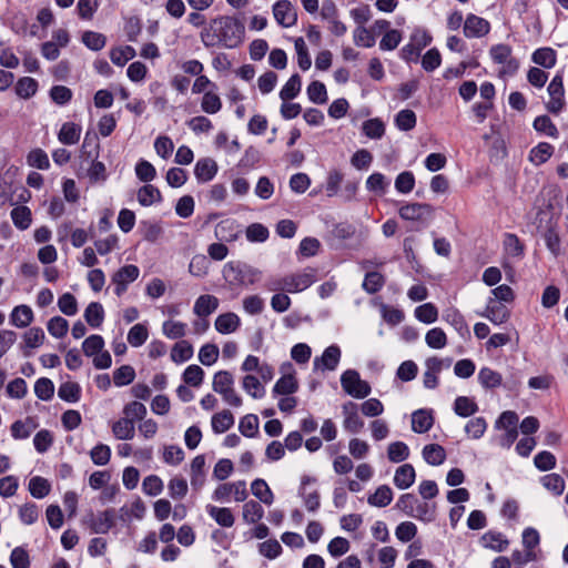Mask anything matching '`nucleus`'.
Masks as SVG:
<instances>
[{"instance_id":"nucleus-1","label":"nucleus","mask_w":568,"mask_h":568,"mask_svg":"<svg viewBox=\"0 0 568 568\" xmlns=\"http://www.w3.org/2000/svg\"><path fill=\"white\" fill-rule=\"evenodd\" d=\"M244 37V23L233 16H219L200 32L201 42L207 49L213 47L235 49L243 43Z\"/></svg>"},{"instance_id":"nucleus-2","label":"nucleus","mask_w":568,"mask_h":568,"mask_svg":"<svg viewBox=\"0 0 568 568\" xmlns=\"http://www.w3.org/2000/svg\"><path fill=\"white\" fill-rule=\"evenodd\" d=\"M315 282L313 271L270 277L264 287L270 292L297 293L306 290Z\"/></svg>"},{"instance_id":"nucleus-3","label":"nucleus","mask_w":568,"mask_h":568,"mask_svg":"<svg viewBox=\"0 0 568 568\" xmlns=\"http://www.w3.org/2000/svg\"><path fill=\"white\" fill-rule=\"evenodd\" d=\"M223 278L232 286H248L254 284L261 275V272L242 262H227L223 266Z\"/></svg>"},{"instance_id":"nucleus-4","label":"nucleus","mask_w":568,"mask_h":568,"mask_svg":"<svg viewBox=\"0 0 568 568\" xmlns=\"http://www.w3.org/2000/svg\"><path fill=\"white\" fill-rule=\"evenodd\" d=\"M116 511L113 508L94 514H87L82 524L90 529L91 534H106L115 525Z\"/></svg>"},{"instance_id":"nucleus-5","label":"nucleus","mask_w":568,"mask_h":568,"mask_svg":"<svg viewBox=\"0 0 568 568\" xmlns=\"http://www.w3.org/2000/svg\"><path fill=\"white\" fill-rule=\"evenodd\" d=\"M434 212V206L428 203H407L398 210L403 220L417 222L422 226H427L432 222Z\"/></svg>"},{"instance_id":"nucleus-6","label":"nucleus","mask_w":568,"mask_h":568,"mask_svg":"<svg viewBox=\"0 0 568 568\" xmlns=\"http://www.w3.org/2000/svg\"><path fill=\"white\" fill-rule=\"evenodd\" d=\"M341 384L344 392L355 398H365L372 390L369 384L355 369L345 371L341 376Z\"/></svg>"},{"instance_id":"nucleus-7","label":"nucleus","mask_w":568,"mask_h":568,"mask_svg":"<svg viewBox=\"0 0 568 568\" xmlns=\"http://www.w3.org/2000/svg\"><path fill=\"white\" fill-rule=\"evenodd\" d=\"M547 91L550 97V101L546 104L547 110L550 113L558 114L565 105V89L562 74L557 73L550 81Z\"/></svg>"},{"instance_id":"nucleus-8","label":"nucleus","mask_w":568,"mask_h":568,"mask_svg":"<svg viewBox=\"0 0 568 568\" xmlns=\"http://www.w3.org/2000/svg\"><path fill=\"white\" fill-rule=\"evenodd\" d=\"M273 16L276 22L283 28H290L297 22L295 7L288 0H278L273 6Z\"/></svg>"},{"instance_id":"nucleus-9","label":"nucleus","mask_w":568,"mask_h":568,"mask_svg":"<svg viewBox=\"0 0 568 568\" xmlns=\"http://www.w3.org/2000/svg\"><path fill=\"white\" fill-rule=\"evenodd\" d=\"M490 31V23L476 14L469 13L464 22V34L467 38H481Z\"/></svg>"},{"instance_id":"nucleus-10","label":"nucleus","mask_w":568,"mask_h":568,"mask_svg":"<svg viewBox=\"0 0 568 568\" xmlns=\"http://www.w3.org/2000/svg\"><path fill=\"white\" fill-rule=\"evenodd\" d=\"M341 348L337 345L333 344L326 347L322 356L314 358V369L335 371L341 361Z\"/></svg>"},{"instance_id":"nucleus-11","label":"nucleus","mask_w":568,"mask_h":568,"mask_svg":"<svg viewBox=\"0 0 568 568\" xmlns=\"http://www.w3.org/2000/svg\"><path fill=\"white\" fill-rule=\"evenodd\" d=\"M343 414L345 416L344 428L347 432L357 434L364 427V422L357 413V404L353 402L345 403L343 405Z\"/></svg>"},{"instance_id":"nucleus-12","label":"nucleus","mask_w":568,"mask_h":568,"mask_svg":"<svg viewBox=\"0 0 568 568\" xmlns=\"http://www.w3.org/2000/svg\"><path fill=\"white\" fill-rule=\"evenodd\" d=\"M45 338L44 332L41 327H31L23 334V343L20 348L24 357L31 356V348H37L43 344Z\"/></svg>"},{"instance_id":"nucleus-13","label":"nucleus","mask_w":568,"mask_h":568,"mask_svg":"<svg viewBox=\"0 0 568 568\" xmlns=\"http://www.w3.org/2000/svg\"><path fill=\"white\" fill-rule=\"evenodd\" d=\"M481 316L488 318L495 325H500L508 321L510 311L505 305L497 303L495 300H490Z\"/></svg>"},{"instance_id":"nucleus-14","label":"nucleus","mask_w":568,"mask_h":568,"mask_svg":"<svg viewBox=\"0 0 568 568\" xmlns=\"http://www.w3.org/2000/svg\"><path fill=\"white\" fill-rule=\"evenodd\" d=\"M442 317L443 321L452 325L462 337L470 335L469 327L458 310L453 307L447 308L444 311Z\"/></svg>"},{"instance_id":"nucleus-15","label":"nucleus","mask_w":568,"mask_h":568,"mask_svg":"<svg viewBox=\"0 0 568 568\" xmlns=\"http://www.w3.org/2000/svg\"><path fill=\"white\" fill-rule=\"evenodd\" d=\"M217 173V164L211 158H203L197 160L194 168V175L199 182H209Z\"/></svg>"},{"instance_id":"nucleus-16","label":"nucleus","mask_w":568,"mask_h":568,"mask_svg":"<svg viewBox=\"0 0 568 568\" xmlns=\"http://www.w3.org/2000/svg\"><path fill=\"white\" fill-rule=\"evenodd\" d=\"M434 425L432 410L417 409L412 414V429L415 433L423 434L428 432Z\"/></svg>"},{"instance_id":"nucleus-17","label":"nucleus","mask_w":568,"mask_h":568,"mask_svg":"<svg viewBox=\"0 0 568 568\" xmlns=\"http://www.w3.org/2000/svg\"><path fill=\"white\" fill-rule=\"evenodd\" d=\"M219 307V300L214 295L205 294L197 297L194 303L193 312L199 317H206L214 313Z\"/></svg>"},{"instance_id":"nucleus-18","label":"nucleus","mask_w":568,"mask_h":568,"mask_svg":"<svg viewBox=\"0 0 568 568\" xmlns=\"http://www.w3.org/2000/svg\"><path fill=\"white\" fill-rule=\"evenodd\" d=\"M33 312L30 306L19 305L10 314V324L18 328H24L33 322Z\"/></svg>"},{"instance_id":"nucleus-19","label":"nucleus","mask_w":568,"mask_h":568,"mask_svg":"<svg viewBox=\"0 0 568 568\" xmlns=\"http://www.w3.org/2000/svg\"><path fill=\"white\" fill-rule=\"evenodd\" d=\"M415 478V468L410 464H404L396 469L394 484L399 489H407L414 484Z\"/></svg>"},{"instance_id":"nucleus-20","label":"nucleus","mask_w":568,"mask_h":568,"mask_svg":"<svg viewBox=\"0 0 568 568\" xmlns=\"http://www.w3.org/2000/svg\"><path fill=\"white\" fill-rule=\"evenodd\" d=\"M240 317L232 312L221 314L215 320V329L221 334H230L240 327Z\"/></svg>"},{"instance_id":"nucleus-21","label":"nucleus","mask_w":568,"mask_h":568,"mask_svg":"<svg viewBox=\"0 0 568 568\" xmlns=\"http://www.w3.org/2000/svg\"><path fill=\"white\" fill-rule=\"evenodd\" d=\"M424 460L432 466H439L446 459V450L438 444H428L422 452Z\"/></svg>"},{"instance_id":"nucleus-22","label":"nucleus","mask_w":568,"mask_h":568,"mask_svg":"<svg viewBox=\"0 0 568 568\" xmlns=\"http://www.w3.org/2000/svg\"><path fill=\"white\" fill-rule=\"evenodd\" d=\"M206 511L221 527L230 528L234 525L235 519L230 508L207 505Z\"/></svg>"},{"instance_id":"nucleus-23","label":"nucleus","mask_w":568,"mask_h":568,"mask_svg":"<svg viewBox=\"0 0 568 568\" xmlns=\"http://www.w3.org/2000/svg\"><path fill=\"white\" fill-rule=\"evenodd\" d=\"M81 134V126L73 122H65L62 124L58 139L62 144L73 145L79 142Z\"/></svg>"},{"instance_id":"nucleus-24","label":"nucleus","mask_w":568,"mask_h":568,"mask_svg":"<svg viewBox=\"0 0 568 568\" xmlns=\"http://www.w3.org/2000/svg\"><path fill=\"white\" fill-rule=\"evenodd\" d=\"M478 382L484 388L493 389L503 384V376L489 367H481L478 373Z\"/></svg>"},{"instance_id":"nucleus-25","label":"nucleus","mask_w":568,"mask_h":568,"mask_svg":"<svg viewBox=\"0 0 568 568\" xmlns=\"http://www.w3.org/2000/svg\"><path fill=\"white\" fill-rule=\"evenodd\" d=\"M554 153V146L547 142H540L529 152V161L535 165H541L547 162Z\"/></svg>"},{"instance_id":"nucleus-26","label":"nucleus","mask_w":568,"mask_h":568,"mask_svg":"<svg viewBox=\"0 0 568 568\" xmlns=\"http://www.w3.org/2000/svg\"><path fill=\"white\" fill-rule=\"evenodd\" d=\"M112 432L115 438L118 439H132L135 432L134 422L132 420V418H120L113 424Z\"/></svg>"},{"instance_id":"nucleus-27","label":"nucleus","mask_w":568,"mask_h":568,"mask_svg":"<svg viewBox=\"0 0 568 568\" xmlns=\"http://www.w3.org/2000/svg\"><path fill=\"white\" fill-rule=\"evenodd\" d=\"M481 545L496 551H503L508 546V540L501 532L487 531L480 538Z\"/></svg>"},{"instance_id":"nucleus-28","label":"nucleus","mask_w":568,"mask_h":568,"mask_svg":"<svg viewBox=\"0 0 568 568\" xmlns=\"http://www.w3.org/2000/svg\"><path fill=\"white\" fill-rule=\"evenodd\" d=\"M16 94L21 99H30L38 91V81L30 77L20 78L14 87Z\"/></svg>"},{"instance_id":"nucleus-29","label":"nucleus","mask_w":568,"mask_h":568,"mask_svg":"<svg viewBox=\"0 0 568 568\" xmlns=\"http://www.w3.org/2000/svg\"><path fill=\"white\" fill-rule=\"evenodd\" d=\"M84 318L91 327H100L104 320L103 306L99 302H91L84 311Z\"/></svg>"},{"instance_id":"nucleus-30","label":"nucleus","mask_w":568,"mask_h":568,"mask_svg":"<svg viewBox=\"0 0 568 568\" xmlns=\"http://www.w3.org/2000/svg\"><path fill=\"white\" fill-rule=\"evenodd\" d=\"M138 201L142 206H150L153 203L161 202L162 195L156 186L146 184L138 191Z\"/></svg>"},{"instance_id":"nucleus-31","label":"nucleus","mask_w":568,"mask_h":568,"mask_svg":"<svg viewBox=\"0 0 568 568\" xmlns=\"http://www.w3.org/2000/svg\"><path fill=\"white\" fill-rule=\"evenodd\" d=\"M393 500V491L389 486L382 485L379 486L373 495H369L367 498V503L371 506L375 507H386Z\"/></svg>"},{"instance_id":"nucleus-32","label":"nucleus","mask_w":568,"mask_h":568,"mask_svg":"<svg viewBox=\"0 0 568 568\" xmlns=\"http://www.w3.org/2000/svg\"><path fill=\"white\" fill-rule=\"evenodd\" d=\"M298 389V383L293 374L283 375L274 385L275 395H291Z\"/></svg>"},{"instance_id":"nucleus-33","label":"nucleus","mask_w":568,"mask_h":568,"mask_svg":"<svg viewBox=\"0 0 568 568\" xmlns=\"http://www.w3.org/2000/svg\"><path fill=\"white\" fill-rule=\"evenodd\" d=\"M58 396L68 403H77L81 397V387L75 382H64L58 389Z\"/></svg>"},{"instance_id":"nucleus-34","label":"nucleus","mask_w":568,"mask_h":568,"mask_svg":"<svg viewBox=\"0 0 568 568\" xmlns=\"http://www.w3.org/2000/svg\"><path fill=\"white\" fill-rule=\"evenodd\" d=\"M234 425V417L230 410H222L212 416V429L216 434L229 430Z\"/></svg>"},{"instance_id":"nucleus-35","label":"nucleus","mask_w":568,"mask_h":568,"mask_svg":"<svg viewBox=\"0 0 568 568\" xmlns=\"http://www.w3.org/2000/svg\"><path fill=\"white\" fill-rule=\"evenodd\" d=\"M302 88V80L300 74L295 73L291 75L287 82L284 84L282 90L280 91V98L285 102L293 100L298 95Z\"/></svg>"},{"instance_id":"nucleus-36","label":"nucleus","mask_w":568,"mask_h":568,"mask_svg":"<svg viewBox=\"0 0 568 568\" xmlns=\"http://www.w3.org/2000/svg\"><path fill=\"white\" fill-rule=\"evenodd\" d=\"M28 489L32 497L42 499L50 494L51 486L45 478L34 476L29 480Z\"/></svg>"},{"instance_id":"nucleus-37","label":"nucleus","mask_w":568,"mask_h":568,"mask_svg":"<svg viewBox=\"0 0 568 568\" xmlns=\"http://www.w3.org/2000/svg\"><path fill=\"white\" fill-rule=\"evenodd\" d=\"M532 61L542 68L550 69L556 64L557 53L551 48H539L532 53Z\"/></svg>"},{"instance_id":"nucleus-38","label":"nucleus","mask_w":568,"mask_h":568,"mask_svg":"<svg viewBox=\"0 0 568 568\" xmlns=\"http://www.w3.org/2000/svg\"><path fill=\"white\" fill-rule=\"evenodd\" d=\"M99 139L95 133L87 132L82 146H81V156L85 160L97 159L99 155Z\"/></svg>"},{"instance_id":"nucleus-39","label":"nucleus","mask_w":568,"mask_h":568,"mask_svg":"<svg viewBox=\"0 0 568 568\" xmlns=\"http://www.w3.org/2000/svg\"><path fill=\"white\" fill-rule=\"evenodd\" d=\"M139 274L140 270L136 265L128 264L113 274L112 282H119L128 286L139 277Z\"/></svg>"},{"instance_id":"nucleus-40","label":"nucleus","mask_w":568,"mask_h":568,"mask_svg":"<svg viewBox=\"0 0 568 568\" xmlns=\"http://www.w3.org/2000/svg\"><path fill=\"white\" fill-rule=\"evenodd\" d=\"M504 248L506 253L513 257H523L525 253V246L519 237L514 233H506L504 235Z\"/></svg>"},{"instance_id":"nucleus-41","label":"nucleus","mask_w":568,"mask_h":568,"mask_svg":"<svg viewBox=\"0 0 568 568\" xmlns=\"http://www.w3.org/2000/svg\"><path fill=\"white\" fill-rule=\"evenodd\" d=\"M478 410V405L466 396H458L454 402V412L460 417H469Z\"/></svg>"},{"instance_id":"nucleus-42","label":"nucleus","mask_w":568,"mask_h":568,"mask_svg":"<svg viewBox=\"0 0 568 568\" xmlns=\"http://www.w3.org/2000/svg\"><path fill=\"white\" fill-rule=\"evenodd\" d=\"M252 494L265 505H271L274 495L264 479L257 478L251 485Z\"/></svg>"},{"instance_id":"nucleus-43","label":"nucleus","mask_w":568,"mask_h":568,"mask_svg":"<svg viewBox=\"0 0 568 568\" xmlns=\"http://www.w3.org/2000/svg\"><path fill=\"white\" fill-rule=\"evenodd\" d=\"M193 356V347L187 341L178 342L171 351V359L179 364L189 361Z\"/></svg>"},{"instance_id":"nucleus-44","label":"nucleus","mask_w":568,"mask_h":568,"mask_svg":"<svg viewBox=\"0 0 568 568\" xmlns=\"http://www.w3.org/2000/svg\"><path fill=\"white\" fill-rule=\"evenodd\" d=\"M409 448L404 442H393L387 447V457L392 463H400L408 458Z\"/></svg>"},{"instance_id":"nucleus-45","label":"nucleus","mask_w":568,"mask_h":568,"mask_svg":"<svg viewBox=\"0 0 568 568\" xmlns=\"http://www.w3.org/2000/svg\"><path fill=\"white\" fill-rule=\"evenodd\" d=\"M362 130L369 139H381L385 134V124L378 119H369L363 122Z\"/></svg>"},{"instance_id":"nucleus-46","label":"nucleus","mask_w":568,"mask_h":568,"mask_svg":"<svg viewBox=\"0 0 568 568\" xmlns=\"http://www.w3.org/2000/svg\"><path fill=\"white\" fill-rule=\"evenodd\" d=\"M135 49L131 45L113 48L110 51L111 61L119 67H123L129 60L135 57Z\"/></svg>"},{"instance_id":"nucleus-47","label":"nucleus","mask_w":568,"mask_h":568,"mask_svg":"<svg viewBox=\"0 0 568 568\" xmlns=\"http://www.w3.org/2000/svg\"><path fill=\"white\" fill-rule=\"evenodd\" d=\"M410 517L424 523L434 521L436 518V504L418 501Z\"/></svg>"},{"instance_id":"nucleus-48","label":"nucleus","mask_w":568,"mask_h":568,"mask_svg":"<svg viewBox=\"0 0 568 568\" xmlns=\"http://www.w3.org/2000/svg\"><path fill=\"white\" fill-rule=\"evenodd\" d=\"M425 342L428 347L440 349L447 345V336L440 327H434L426 333Z\"/></svg>"},{"instance_id":"nucleus-49","label":"nucleus","mask_w":568,"mask_h":568,"mask_svg":"<svg viewBox=\"0 0 568 568\" xmlns=\"http://www.w3.org/2000/svg\"><path fill=\"white\" fill-rule=\"evenodd\" d=\"M389 185L386 176L383 173L374 172L366 180V189L369 192L384 194Z\"/></svg>"},{"instance_id":"nucleus-50","label":"nucleus","mask_w":568,"mask_h":568,"mask_svg":"<svg viewBox=\"0 0 568 568\" xmlns=\"http://www.w3.org/2000/svg\"><path fill=\"white\" fill-rule=\"evenodd\" d=\"M13 224L20 230H27L31 224V211L27 206H17L11 211Z\"/></svg>"},{"instance_id":"nucleus-51","label":"nucleus","mask_w":568,"mask_h":568,"mask_svg":"<svg viewBox=\"0 0 568 568\" xmlns=\"http://www.w3.org/2000/svg\"><path fill=\"white\" fill-rule=\"evenodd\" d=\"M308 99L316 104H324L327 102L326 87L321 81H313L307 87Z\"/></svg>"},{"instance_id":"nucleus-52","label":"nucleus","mask_w":568,"mask_h":568,"mask_svg":"<svg viewBox=\"0 0 568 568\" xmlns=\"http://www.w3.org/2000/svg\"><path fill=\"white\" fill-rule=\"evenodd\" d=\"M204 371L199 365H190L185 368L182 379L186 385L199 387L203 383Z\"/></svg>"},{"instance_id":"nucleus-53","label":"nucleus","mask_w":568,"mask_h":568,"mask_svg":"<svg viewBox=\"0 0 568 568\" xmlns=\"http://www.w3.org/2000/svg\"><path fill=\"white\" fill-rule=\"evenodd\" d=\"M416 114L414 111L405 109L395 116V124L402 131H410L416 126Z\"/></svg>"},{"instance_id":"nucleus-54","label":"nucleus","mask_w":568,"mask_h":568,"mask_svg":"<svg viewBox=\"0 0 568 568\" xmlns=\"http://www.w3.org/2000/svg\"><path fill=\"white\" fill-rule=\"evenodd\" d=\"M134 378L135 371L131 365H122L113 372V382L118 387L131 384Z\"/></svg>"},{"instance_id":"nucleus-55","label":"nucleus","mask_w":568,"mask_h":568,"mask_svg":"<svg viewBox=\"0 0 568 568\" xmlns=\"http://www.w3.org/2000/svg\"><path fill=\"white\" fill-rule=\"evenodd\" d=\"M239 429L245 437L252 438L258 433V418L254 414H247L241 418Z\"/></svg>"},{"instance_id":"nucleus-56","label":"nucleus","mask_w":568,"mask_h":568,"mask_svg":"<svg viewBox=\"0 0 568 568\" xmlns=\"http://www.w3.org/2000/svg\"><path fill=\"white\" fill-rule=\"evenodd\" d=\"M82 42L88 49L92 51H100L104 48L106 38L104 34L95 31H85L82 34Z\"/></svg>"},{"instance_id":"nucleus-57","label":"nucleus","mask_w":568,"mask_h":568,"mask_svg":"<svg viewBox=\"0 0 568 568\" xmlns=\"http://www.w3.org/2000/svg\"><path fill=\"white\" fill-rule=\"evenodd\" d=\"M234 385L233 376L227 371H219L213 377V390L221 394L232 388Z\"/></svg>"},{"instance_id":"nucleus-58","label":"nucleus","mask_w":568,"mask_h":568,"mask_svg":"<svg viewBox=\"0 0 568 568\" xmlns=\"http://www.w3.org/2000/svg\"><path fill=\"white\" fill-rule=\"evenodd\" d=\"M264 515L263 507L255 500H248L243 506V518L250 524L257 523Z\"/></svg>"},{"instance_id":"nucleus-59","label":"nucleus","mask_w":568,"mask_h":568,"mask_svg":"<svg viewBox=\"0 0 568 568\" xmlns=\"http://www.w3.org/2000/svg\"><path fill=\"white\" fill-rule=\"evenodd\" d=\"M385 284V277L378 272H367L363 282V288L368 294L377 293Z\"/></svg>"},{"instance_id":"nucleus-60","label":"nucleus","mask_w":568,"mask_h":568,"mask_svg":"<svg viewBox=\"0 0 568 568\" xmlns=\"http://www.w3.org/2000/svg\"><path fill=\"white\" fill-rule=\"evenodd\" d=\"M534 129L551 138H558V129L548 115H539L534 120Z\"/></svg>"},{"instance_id":"nucleus-61","label":"nucleus","mask_w":568,"mask_h":568,"mask_svg":"<svg viewBox=\"0 0 568 568\" xmlns=\"http://www.w3.org/2000/svg\"><path fill=\"white\" fill-rule=\"evenodd\" d=\"M34 393L41 400H50L54 395V385L47 377L39 378L34 384Z\"/></svg>"},{"instance_id":"nucleus-62","label":"nucleus","mask_w":568,"mask_h":568,"mask_svg":"<svg viewBox=\"0 0 568 568\" xmlns=\"http://www.w3.org/2000/svg\"><path fill=\"white\" fill-rule=\"evenodd\" d=\"M242 386L244 390L254 398H262L265 394V388L258 378L253 375L244 376Z\"/></svg>"},{"instance_id":"nucleus-63","label":"nucleus","mask_w":568,"mask_h":568,"mask_svg":"<svg viewBox=\"0 0 568 568\" xmlns=\"http://www.w3.org/2000/svg\"><path fill=\"white\" fill-rule=\"evenodd\" d=\"M104 347V339L101 335H90L82 343L83 353L88 356H94L100 353Z\"/></svg>"},{"instance_id":"nucleus-64","label":"nucleus","mask_w":568,"mask_h":568,"mask_svg":"<svg viewBox=\"0 0 568 568\" xmlns=\"http://www.w3.org/2000/svg\"><path fill=\"white\" fill-rule=\"evenodd\" d=\"M415 316L418 321L430 324L434 323L438 317V311L432 303H425L415 310Z\"/></svg>"}]
</instances>
